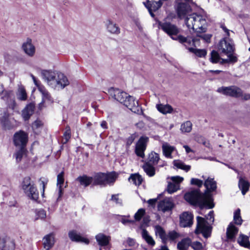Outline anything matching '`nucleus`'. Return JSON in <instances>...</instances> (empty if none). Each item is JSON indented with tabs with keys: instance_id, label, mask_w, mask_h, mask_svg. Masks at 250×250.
Here are the masks:
<instances>
[{
	"instance_id": "f257e3e1",
	"label": "nucleus",
	"mask_w": 250,
	"mask_h": 250,
	"mask_svg": "<svg viewBox=\"0 0 250 250\" xmlns=\"http://www.w3.org/2000/svg\"><path fill=\"white\" fill-rule=\"evenodd\" d=\"M204 185L206 188L204 193H201L199 189H194L186 193L184 198L191 204L198 206L201 208H212L214 207V204L211 192L216 190L217 183L214 179L208 178Z\"/></svg>"
},
{
	"instance_id": "f03ea898",
	"label": "nucleus",
	"mask_w": 250,
	"mask_h": 250,
	"mask_svg": "<svg viewBox=\"0 0 250 250\" xmlns=\"http://www.w3.org/2000/svg\"><path fill=\"white\" fill-rule=\"evenodd\" d=\"M43 80L53 89L60 90L69 84L67 77L62 73L52 70H43L41 72Z\"/></svg>"
},
{
	"instance_id": "7ed1b4c3",
	"label": "nucleus",
	"mask_w": 250,
	"mask_h": 250,
	"mask_svg": "<svg viewBox=\"0 0 250 250\" xmlns=\"http://www.w3.org/2000/svg\"><path fill=\"white\" fill-rule=\"evenodd\" d=\"M168 17L166 18L163 21L159 22V26L165 33L168 35L172 40L177 41L180 43L190 44L191 41L187 38L179 35L180 29L176 25L168 21Z\"/></svg>"
},
{
	"instance_id": "20e7f679",
	"label": "nucleus",
	"mask_w": 250,
	"mask_h": 250,
	"mask_svg": "<svg viewBox=\"0 0 250 250\" xmlns=\"http://www.w3.org/2000/svg\"><path fill=\"white\" fill-rule=\"evenodd\" d=\"M186 24L188 28L192 29L196 32L202 31L205 32L206 28L204 26L206 23L205 18L201 15L192 13L187 17L185 20Z\"/></svg>"
},
{
	"instance_id": "39448f33",
	"label": "nucleus",
	"mask_w": 250,
	"mask_h": 250,
	"mask_svg": "<svg viewBox=\"0 0 250 250\" xmlns=\"http://www.w3.org/2000/svg\"><path fill=\"white\" fill-rule=\"evenodd\" d=\"M21 187L25 195L30 200L37 201L39 199V192L36 185L29 176L23 178Z\"/></svg>"
},
{
	"instance_id": "423d86ee",
	"label": "nucleus",
	"mask_w": 250,
	"mask_h": 250,
	"mask_svg": "<svg viewBox=\"0 0 250 250\" xmlns=\"http://www.w3.org/2000/svg\"><path fill=\"white\" fill-rule=\"evenodd\" d=\"M218 49L221 53L228 56V59L223 60L226 62H235L237 61L236 56L233 55L234 51V45L233 41L229 38H225L221 40L218 44Z\"/></svg>"
},
{
	"instance_id": "0eeeda50",
	"label": "nucleus",
	"mask_w": 250,
	"mask_h": 250,
	"mask_svg": "<svg viewBox=\"0 0 250 250\" xmlns=\"http://www.w3.org/2000/svg\"><path fill=\"white\" fill-rule=\"evenodd\" d=\"M197 226L195 230L196 234L202 233L205 238L210 237L212 228L205 219L202 217H197Z\"/></svg>"
},
{
	"instance_id": "6e6552de",
	"label": "nucleus",
	"mask_w": 250,
	"mask_h": 250,
	"mask_svg": "<svg viewBox=\"0 0 250 250\" xmlns=\"http://www.w3.org/2000/svg\"><path fill=\"white\" fill-rule=\"evenodd\" d=\"M93 177V185H105L113 183L115 181V175L114 173L104 174L98 173Z\"/></svg>"
},
{
	"instance_id": "1a4fd4ad",
	"label": "nucleus",
	"mask_w": 250,
	"mask_h": 250,
	"mask_svg": "<svg viewBox=\"0 0 250 250\" xmlns=\"http://www.w3.org/2000/svg\"><path fill=\"white\" fill-rule=\"evenodd\" d=\"M217 91L226 96L234 98H240L243 96V91L240 88L235 85L221 86Z\"/></svg>"
},
{
	"instance_id": "9d476101",
	"label": "nucleus",
	"mask_w": 250,
	"mask_h": 250,
	"mask_svg": "<svg viewBox=\"0 0 250 250\" xmlns=\"http://www.w3.org/2000/svg\"><path fill=\"white\" fill-rule=\"evenodd\" d=\"M13 141L16 146L24 147L28 141V134L22 130L17 132L14 135Z\"/></svg>"
},
{
	"instance_id": "9b49d317",
	"label": "nucleus",
	"mask_w": 250,
	"mask_h": 250,
	"mask_svg": "<svg viewBox=\"0 0 250 250\" xmlns=\"http://www.w3.org/2000/svg\"><path fill=\"white\" fill-rule=\"evenodd\" d=\"M191 10L190 5L185 2L179 3L176 8L177 16L180 19H186L187 17H189Z\"/></svg>"
},
{
	"instance_id": "f8f14e48",
	"label": "nucleus",
	"mask_w": 250,
	"mask_h": 250,
	"mask_svg": "<svg viewBox=\"0 0 250 250\" xmlns=\"http://www.w3.org/2000/svg\"><path fill=\"white\" fill-rule=\"evenodd\" d=\"M171 182H169L168 184L167 190L170 193H173L176 192L180 188V183H181L184 178L182 177L177 176H173L171 178Z\"/></svg>"
},
{
	"instance_id": "ddd939ff",
	"label": "nucleus",
	"mask_w": 250,
	"mask_h": 250,
	"mask_svg": "<svg viewBox=\"0 0 250 250\" xmlns=\"http://www.w3.org/2000/svg\"><path fill=\"white\" fill-rule=\"evenodd\" d=\"M148 138L141 137L136 145L135 152L136 154L142 158L145 157L144 151L146 149Z\"/></svg>"
},
{
	"instance_id": "4468645a",
	"label": "nucleus",
	"mask_w": 250,
	"mask_h": 250,
	"mask_svg": "<svg viewBox=\"0 0 250 250\" xmlns=\"http://www.w3.org/2000/svg\"><path fill=\"white\" fill-rule=\"evenodd\" d=\"M144 4L151 16L154 17V14L153 12L158 10L162 6L163 3L161 0H147Z\"/></svg>"
},
{
	"instance_id": "2eb2a0df",
	"label": "nucleus",
	"mask_w": 250,
	"mask_h": 250,
	"mask_svg": "<svg viewBox=\"0 0 250 250\" xmlns=\"http://www.w3.org/2000/svg\"><path fill=\"white\" fill-rule=\"evenodd\" d=\"M123 104L132 112L139 113L141 108L139 106L138 102L135 100L133 97L129 95Z\"/></svg>"
},
{
	"instance_id": "dca6fc26",
	"label": "nucleus",
	"mask_w": 250,
	"mask_h": 250,
	"mask_svg": "<svg viewBox=\"0 0 250 250\" xmlns=\"http://www.w3.org/2000/svg\"><path fill=\"white\" fill-rule=\"evenodd\" d=\"M174 204L172 198H165L160 201L158 205L159 210L165 212L171 210L174 207Z\"/></svg>"
},
{
	"instance_id": "f3484780",
	"label": "nucleus",
	"mask_w": 250,
	"mask_h": 250,
	"mask_svg": "<svg viewBox=\"0 0 250 250\" xmlns=\"http://www.w3.org/2000/svg\"><path fill=\"white\" fill-rule=\"evenodd\" d=\"M110 96L121 103L123 104L129 96L125 92L122 91L118 89L112 88L110 89Z\"/></svg>"
},
{
	"instance_id": "a211bd4d",
	"label": "nucleus",
	"mask_w": 250,
	"mask_h": 250,
	"mask_svg": "<svg viewBox=\"0 0 250 250\" xmlns=\"http://www.w3.org/2000/svg\"><path fill=\"white\" fill-rule=\"evenodd\" d=\"M193 215L188 212L183 213L180 216V225L181 227L185 228L190 227L193 223Z\"/></svg>"
},
{
	"instance_id": "6ab92c4d",
	"label": "nucleus",
	"mask_w": 250,
	"mask_h": 250,
	"mask_svg": "<svg viewBox=\"0 0 250 250\" xmlns=\"http://www.w3.org/2000/svg\"><path fill=\"white\" fill-rule=\"evenodd\" d=\"M55 234L53 233L45 235L42 238V250H49L55 244Z\"/></svg>"
},
{
	"instance_id": "aec40b11",
	"label": "nucleus",
	"mask_w": 250,
	"mask_h": 250,
	"mask_svg": "<svg viewBox=\"0 0 250 250\" xmlns=\"http://www.w3.org/2000/svg\"><path fill=\"white\" fill-rule=\"evenodd\" d=\"M22 49L24 53L29 57H33L35 54L36 48L32 44V40L30 39H27L26 41L23 43Z\"/></svg>"
},
{
	"instance_id": "412c9836",
	"label": "nucleus",
	"mask_w": 250,
	"mask_h": 250,
	"mask_svg": "<svg viewBox=\"0 0 250 250\" xmlns=\"http://www.w3.org/2000/svg\"><path fill=\"white\" fill-rule=\"evenodd\" d=\"M68 237L72 241L82 242L85 244L89 243V240L85 238L82 236L80 234L78 233L76 230H72L68 232Z\"/></svg>"
},
{
	"instance_id": "4be33fe9",
	"label": "nucleus",
	"mask_w": 250,
	"mask_h": 250,
	"mask_svg": "<svg viewBox=\"0 0 250 250\" xmlns=\"http://www.w3.org/2000/svg\"><path fill=\"white\" fill-rule=\"evenodd\" d=\"M0 249L1 250H14L15 243L10 238H0Z\"/></svg>"
},
{
	"instance_id": "5701e85b",
	"label": "nucleus",
	"mask_w": 250,
	"mask_h": 250,
	"mask_svg": "<svg viewBox=\"0 0 250 250\" xmlns=\"http://www.w3.org/2000/svg\"><path fill=\"white\" fill-rule=\"evenodd\" d=\"M106 29L111 34L118 35L120 33L119 27L111 20L107 19L105 22Z\"/></svg>"
},
{
	"instance_id": "b1692460",
	"label": "nucleus",
	"mask_w": 250,
	"mask_h": 250,
	"mask_svg": "<svg viewBox=\"0 0 250 250\" xmlns=\"http://www.w3.org/2000/svg\"><path fill=\"white\" fill-rule=\"evenodd\" d=\"M95 239L99 246H105L108 245L110 241V236L99 233L95 236Z\"/></svg>"
},
{
	"instance_id": "393cba45",
	"label": "nucleus",
	"mask_w": 250,
	"mask_h": 250,
	"mask_svg": "<svg viewBox=\"0 0 250 250\" xmlns=\"http://www.w3.org/2000/svg\"><path fill=\"white\" fill-rule=\"evenodd\" d=\"M35 109V104L30 103L27 104L22 111V117L25 121L28 120L33 114Z\"/></svg>"
},
{
	"instance_id": "a878e982",
	"label": "nucleus",
	"mask_w": 250,
	"mask_h": 250,
	"mask_svg": "<svg viewBox=\"0 0 250 250\" xmlns=\"http://www.w3.org/2000/svg\"><path fill=\"white\" fill-rule=\"evenodd\" d=\"M163 154L167 158L171 159V153L176 150V148L170 146L167 143H164L162 146Z\"/></svg>"
},
{
	"instance_id": "bb28decb",
	"label": "nucleus",
	"mask_w": 250,
	"mask_h": 250,
	"mask_svg": "<svg viewBox=\"0 0 250 250\" xmlns=\"http://www.w3.org/2000/svg\"><path fill=\"white\" fill-rule=\"evenodd\" d=\"M238 187L243 195H245L249 189L250 183L242 177H239Z\"/></svg>"
},
{
	"instance_id": "cd10ccee",
	"label": "nucleus",
	"mask_w": 250,
	"mask_h": 250,
	"mask_svg": "<svg viewBox=\"0 0 250 250\" xmlns=\"http://www.w3.org/2000/svg\"><path fill=\"white\" fill-rule=\"evenodd\" d=\"M76 180L80 183L81 185L84 187H86L93 183V177H89L85 175L79 176L76 179Z\"/></svg>"
},
{
	"instance_id": "c85d7f7f",
	"label": "nucleus",
	"mask_w": 250,
	"mask_h": 250,
	"mask_svg": "<svg viewBox=\"0 0 250 250\" xmlns=\"http://www.w3.org/2000/svg\"><path fill=\"white\" fill-rule=\"evenodd\" d=\"M157 110L163 114L171 113L173 111V108L169 104H158L156 105Z\"/></svg>"
},
{
	"instance_id": "c756f323",
	"label": "nucleus",
	"mask_w": 250,
	"mask_h": 250,
	"mask_svg": "<svg viewBox=\"0 0 250 250\" xmlns=\"http://www.w3.org/2000/svg\"><path fill=\"white\" fill-rule=\"evenodd\" d=\"M142 168L149 177H152L155 174V168L153 165L145 162L143 165Z\"/></svg>"
},
{
	"instance_id": "7c9ffc66",
	"label": "nucleus",
	"mask_w": 250,
	"mask_h": 250,
	"mask_svg": "<svg viewBox=\"0 0 250 250\" xmlns=\"http://www.w3.org/2000/svg\"><path fill=\"white\" fill-rule=\"evenodd\" d=\"M238 231V229L235 227L232 223H230L227 229V236L228 239H233Z\"/></svg>"
},
{
	"instance_id": "2f4dec72",
	"label": "nucleus",
	"mask_w": 250,
	"mask_h": 250,
	"mask_svg": "<svg viewBox=\"0 0 250 250\" xmlns=\"http://www.w3.org/2000/svg\"><path fill=\"white\" fill-rule=\"evenodd\" d=\"M155 232L156 235H158L162 239L164 243H167V234L165 230L159 225L155 227Z\"/></svg>"
},
{
	"instance_id": "473e14b6",
	"label": "nucleus",
	"mask_w": 250,
	"mask_h": 250,
	"mask_svg": "<svg viewBox=\"0 0 250 250\" xmlns=\"http://www.w3.org/2000/svg\"><path fill=\"white\" fill-rule=\"evenodd\" d=\"M159 160L160 157L159 154L152 151L148 154L147 161L146 162L155 166L158 164Z\"/></svg>"
},
{
	"instance_id": "72a5a7b5",
	"label": "nucleus",
	"mask_w": 250,
	"mask_h": 250,
	"mask_svg": "<svg viewBox=\"0 0 250 250\" xmlns=\"http://www.w3.org/2000/svg\"><path fill=\"white\" fill-rule=\"evenodd\" d=\"M38 89L42 94V101L43 102L51 101L50 94L43 85L41 84V86H39Z\"/></svg>"
},
{
	"instance_id": "f704fd0d",
	"label": "nucleus",
	"mask_w": 250,
	"mask_h": 250,
	"mask_svg": "<svg viewBox=\"0 0 250 250\" xmlns=\"http://www.w3.org/2000/svg\"><path fill=\"white\" fill-rule=\"evenodd\" d=\"M64 180V172L62 171L57 175V185L59 188V197H61L62 194V186Z\"/></svg>"
},
{
	"instance_id": "c9c22d12",
	"label": "nucleus",
	"mask_w": 250,
	"mask_h": 250,
	"mask_svg": "<svg viewBox=\"0 0 250 250\" xmlns=\"http://www.w3.org/2000/svg\"><path fill=\"white\" fill-rule=\"evenodd\" d=\"M142 236L143 239L146 241V242L151 246H154L155 242L153 240V238L149 235L147 231L143 229L142 231Z\"/></svg>"
},
{
	"instance_id": "e433bc0d",
	"label": "nucleus",
	"mask_w": 250,
	"mask_h": 250,
	"mask_svg": "<svg viewBox=\"0 0 250 250\" xmlns=\"http://www.w3.org/2000/svg\"><path fill=\"white\" fill-rule=\"evenodd\" d=\"M191 244V240L189 238H185L179 242L177 244L179 250H187Z\"/></svg>"
},
{
	"instance_id": "4c0bfd02",
	"label": "nucleus",
	"mask_w": 250,
	"mask_h": 250,
	"mask_svg": "<svg viewBox=\"0 0 250 250\" xmlns=\"http://www.w3.org/2000/svg\"><path fill=\"white\" fill-rule=\"evenodd\" d=\"M202 33V31L197 32V37L193 38L192 40L193 43H195L196 42L199 40L197 38H200L207 42H210L211 35L210 34H204ZM203 33L204 32H203Z\"/></svg>"
},
{
	"instance_id": "58836bf2",
	"label": "nucleus",
	"mask_w": 250,
	"mask_h": 250,
	"mask_svg": "<svg viewBox=\"0 0 250 250\" xmlns=\"http://www.w3.org/2000/svg\"><path fill=\"white\" fill-rule=\"evenodd\" d=\"M238 243L241 246L250 250V243L247 236L241 235L238 239Z\"/></svg>"
},
{
	"instance_id": "ea45409f",
	"label": "nucleus",
	"mask_w": 250,
	"mask_h": 250,
	"mask_svg": "<svg viewBox=\"0 0 250 250\" xmlns=\"http://www.w3.org/2000/svg\"><path fill=\"white\" fill-rule=\"evenodd\" d=\"M128 180L132 182L136 186H139L142 184L143 179L141 175L138 174H132L129 178Z\"/></svg>"
},
{
	"instance_id": "a19ab883",
	"label": "nucleus",
	"mask_w": 250,
	"mask_h": 250,
	"mask_svg": "<svg viewBox=\"0 0 250 250\" xmlns=\"http://www.w3.org/2000/svg\"><path fill=\"white\" fill-rule=\"evenodd\" d=\"M17 98L20 101H25L27 99V94L24 88L21 86L18 89L17 93Z\"/></svg>"
},
{
	"instance_id": "79ce46f5",
	"label": "nucleus",
	"mask_w": 250,
	"mask_h": 250,
	"mask_svg": "<svg viewBox=\"0 0 250 250\" xmlns=\"http://www.w3.org/2000/svg\"><path fill=\"white\" fill-rule=\"evenodd\" d=\"M174 166L177 168L183 169L187 172L190 169L191 167L189 165H185L183 162L180 160H175L173 162Z\"/></svg>"
},
{
	"instance_id": "37998d69",
	"label": "nucleus",
	"mask_w": 250,
	"mask_h": 250,
	"mask_svg": "<svg viewBox=\"0 0 250 250\" xmlns=\"http://www.w3.org/2000/svg\"><path fill=\"white\" fill-rule=\"evenodd\" d=\"M189 52L194 53L199 57H204L207 55V51L205 49H196L192 47L188 48Z\"/></svg>"
},
{
	"instance_id": "c03bdc74",
	"label": "nucleus",
	"mask_w": 250,
	"mask_h": 250,
	"mask_svg": "<svg viewBox=\"0 0 250 250\" xmlns=\"http://www.w3.org/2000/svg\"><path fill=\"white\" fill-rule=\"evenodd\" d=\"M192 126V124L191 122L188 121L181 125L180 130L183 133H188L191 131Z\"/></svg>"
},
{
	"instance_id": "a18cd8bd",
	"label": "nucleus",
	"mask_w": 250,
	"mask_h": 250,
	"mask_svg": "<svg viewBox=\"0 0 250 250\" xmlns=\"http://www.w3.org/2000/svg\"><path fill=\"white\" fill-rule=\"evenodd\" d=\"M35 213V220L38 219H44L46 218V211L43 209H36Z\"/></svg>"
},
{
	"instance_id": "49530a36",
	"label": "nucleus",
	"mask_w": 250,
	"mask_h": 250,
	"mask_svg": "<svg viewBox=\"0 0 250 250\" xmlns=\"http://www.w3.org/2000/svg\"><path fill=\"white\" fill-rule=\"evenodd\" d=\"M179 234L175 230H172L167 234V241H174L179 237Z\"/></svg>"
},
{
	"instance_id": "de8ad7c7",
	"label": "nucleus",
	"mask_w": 250,
	"mask_h": 250,
	"mask_svg": "<svg viewBox=\"0 0 250 250\" xmlns=\"http://www.w3.org/2000/svg\"><path fill=\"white\" fill-rule=\"evenodd\" d=\"M233 220L235 224L237 225H241L242 219L240 216V210L237 209L234 213Z\"/></svg>"
},
{
	"instance_id": "09e8293b",
	"label": "nucleus",
	"mask_w": 250,
	"mask_h": 250,
	"mask_svg": "<svg viewBox=\"0 0 250 250\" xmlns=\"http://www.w3.org/2000/svg\"><path fill=\"white\" fill-rule=\"evenodd\" d=\"M210 61L213 63H217L220 60L219 54L216 51L213 50L211 52Z\"/></svg>"
},
{
	"instance_id": "8fccbe9b",
	"label": "nucleus",
	"mask_w": 250,
	"mask_h": 250,
	"mask_svg": "<svg viewBox=\"0 0 250 250\" xmlns=\"http://www.w3.org/2000/svg\"><path fill=\"white\" fill-rule=\"evenodd\" d=\"M145 213V210L144 208H140L134 215L135 221H140Z\"/></svg>"
},
{
	"instance_id": "3c124183",
	"label": "nucleus",
	"mask_w": 250,
	"mask_h": 250,
	"mask_svg": "<svg viewBox=\"0 0 250 250\" xmlns=\"http://www.w3.org/2000/svg\"><path fill=\"white\" fill-rule=\"evenodd\" d=\"M20 148V149L15 153V157L17 162L21 161L24 151L23 147Z\"/></svg>"
},
{
	"instance_id": "603ef678",
	"label": "nucleus",
	"mask_w": 250,
	"mask_h": 250,
	"mask_svg": "<svg viewBox=\"0 0 250 250\" xmlns=\"http://www.w3.org/2000/svg\"><path fill=\"white\" fill-rule=\"evenodd\" d=\"M64 139H65V143H67V141L71 137V131L70 128L69 126L66 127L65 131L63 134Z\"/></svg>"
},
{
	"instance_id": "864d4df0",
	"label": "nucleus",
	"mask_w": 250,
	"mask_h": 250,
	"mask_svg": "<svg viewBox=\"0 0 250 250\" xmlns=\"http://www.w3.org/2000/svg\"><path fill=\"white\" fill-rule=\"evenodd\" d=\"M190 184L198 186V187H201L203 184V182L202 180L196 179L191 178L190 180Z\"/></svg>"
},
{
	"instance_id": "5fc2aeb1",
	"label": "nucleus",
	"mask_w": 250,
	"mask_h": 250,
	"mask_svg": "<svg viewBox=\"0 0 250 250\" xmlns=\"http://www.w3.org/2000/svg\"><path fill=\"white\" fill-rule=\"evenodd\" d=\"M191 247L194 250H201L203 248L202 244L199 242H194L190 244Z\"/></svg>"
},
{
	"instance_id": "6e6d98bb",
	"label": "nucleus",
	"mask_w": 250,
	"mask_h": 250,
	"mask_svg": "<svg viewBox=\"0 0 250 250\" xmlns=\"http://www.w3.org/2000/svg\"><path fill=\"white\" fill-rule=\"evenodd\" d=\"M136 135L135 134H131L126 140L127 146H130L134 141Z\"/></svg>"
},
{
	"instance_id": "4d7b16f0",
	"label": "nucleus",
	"mask_w": 250,
	"mask_h": 250,
	"mask_svg": "<svg viewBox=\"0 0 250 250\" xmlns=\"http://www.w3.org/2000/svg\"><path fill=\"white\" fill-rule=\"evenodd\" d=\"M207 219L211 222H214V215H213V211H210L207 216L206 217Z\"/></svg>"
},
{
	"instance_id": "13d9d810",
	"label": "nucleus",
	"mask_w": 250,
	"mask_h": 250,
	"mask_svg": "<svg viewBox=\"0 0 250 250\" xmlns=\"http://www.w3.org/2000/svg\"><path fill=\"white\" fill-rule=\"evenodd\" d=\"M128 245L130 247H132L135 245V240L132 238H128L126 241Z\"/></svg>"
},
{
	"instance_id": "bf43d9fd",
	"label": "nucleus",
	"mask_w": 250,
	"mask_h": 250,
	"mask_svg": "<svg viewBox=\"0 0 250 250\" xmlns=\"http://www.w3.org/2000/svg\"><path fill=\"white\" fill-rule=\"evenodd\" d=\"M111 200L114 201L116 204H120L119 199L117 195H112L111 197Z\"/></svg>"
},
{
	"instance_id": "052dcab7",
	"label": "nucleus",
	"mask_w": 250,
	"mask_h": 250,
	"mask_svg": "<svg viewBox=\"0 0 250 250\" xmlns=\"http://www.w3.org/2000/svg\"><path fill=\"white\" fill-rule=\"evenodd\" d=\"M121 222L124 224V225H126L127 224V223H134V220H128V219H124V218H123L122 220H121Z\"/></svg>"
},
{
	"instance_id": "680f3d73",
	"label": "nucleus",
	"mask_w": 250,
	"mask_h": 250,
	"mask_svg": "<svg viewBox=\"0 0 250 250\" xmlns=\"http://www.w3.org/2000/svg\"><path fill=\"white\" fill-rule=\"evenodd\" d=\"M31 77H32V79H33V82H34V83L35 84L36 86H38V87L39 88V86H41V84H40L38 83V81L36 80V79L35 77L33 75L31 74Z\"/></svg>"
},
{
	"instance_id": "e2e57ef3",
	"label": "nucleus",
	"mask_w": 250,
	"mask_h": 250,
	"mask_svg": "<svg viewBox=\"0 0 250 250\" xmlns=\"http://www.w3.org/2000/svg\"><path fill=\"white\" fill-rule=\"evenodd\" d=\"M242 99L247 100L250 99V94H243L242 97H240Z\"/></svg>"
},
{
	"instance_id": "0e129e2a",
	"label": "nucleus",
	"mask_w": 250,
	"mask_h": 250,
	"mask_svg": "<svg viewBox=\"0 0 250 250\" xmlns=\"http://www.w3.org/2000/svg\"><path fill=\"white\" fill-rule=\"evenodd\" d=\"M157 201L156 199H150L147 201V203L151 205H154L155 204Z\"/></svg>"
},
{
	"instance_id": "69168bd1",
	"label": "nucleus",
	"mask_w": 250,
	"mask_h": 250,
	"mask_svg": "<svg viewBox=\"0 0 250 250\" xmlns=\"http://www.w3.org/2000/svg\"><path fill=\"white\" fill-rule=\"evenodd\" d=\"M184 147L185 148L187 153L193 152V150L188 146L185 145L184 146Z\"/></svg>"
},
{
	"instance_id": "338daca9",
	"label": "nucleus",
	"mask_w": 250,
	"mask_h": 250,
	"mask_svg": "<svg viewBox=\"0 0 250 250\" xmlns=\"http://www.w3.org/2000/svg\"><path fill=\"white\" fill-rule=\"evenodd\" d=\"M101 126L104 129L107 128V123L105 121H103L101 123Z\"/></svg>"
},
{
	"instance_id": "774afa93",
	"label": "nucleus",
	"mask_w": 250,
	"mask_h": 250,
	"mask_svg": "<svg viewBox=\"0 0 250 250\" xmlns=\"http://www.w3.org/2000/svg\"><path fill=\"white\" fill-rule=\"evenodd\" d=\"M33 126H36V127H38L41 125V122L39 121H36L33 123Z\"/></svg>"
}]
</instances>
